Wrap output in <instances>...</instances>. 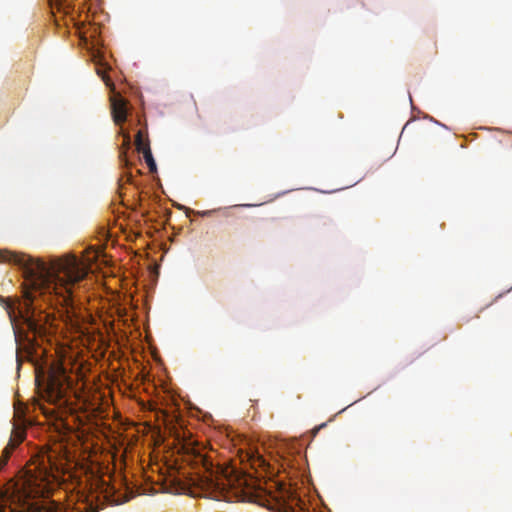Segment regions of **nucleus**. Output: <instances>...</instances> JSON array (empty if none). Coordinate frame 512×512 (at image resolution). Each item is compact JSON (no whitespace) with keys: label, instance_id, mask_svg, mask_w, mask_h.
I'll return each mask as SVG.
<instances>
[{"label":"nucleus","instance_id":"obj_3","mask_svg":"<svg viewBox=\"0 0 512 512\" xmlns=\"http://www.w3.org/2000/svg\"><path fill=\"white\" fill-rule=\"evenodd\" d=\"M194 473L189 477L190 495L224 501L252 500L261 488L250 476L236 468L215 465L207 456L198 453L191 457Z\"/></svg>","mask_w":512,"mask_h":512},{"label":"nucleus","instance_id":"obj_1","mask_svg":"<svg viewBox=\"0 0 512 512\" xmlns=\"http://www.w3.org/2000/svg\"><path fill=\"white\" fill-rule=\"evenodd\" d=\"M27 473L3 495L0 512H98L106 492L104 466L65 452L59 463Z\"/></svg>","mask_w":512,"mask_h":512},{"label":"nucleus","instance_id":"obj_5","mask_svg":"<svg viewBox=\"0 0 512 512\" xmlns=\"http://www.w3.org/2000/svg\"><path fill=\"white\" fill-rule=\"evenodd\" d=\"M110 66L103 60L96 63L97 74L102 78L110 92V105L113 121L120 126L119 134L123 137V146L129 149L131 146V136L124 129L123 124L127 121L132 112V106L129 101L116 90L115 84L109 76Z\"/></svg>","mask_w":512,"mask_h":512},{"label":"nucleus","instance_id":"obj_12","mask_svg":"<svg viewBox=\"0 0 512 512\" xmlns=\"http://www.w3.org/2000/svg\"><path fill=\"white\" fill-rule=\"evenodd\" d=\"M26 320L29 322V326L32 327L33 324L31 323V320L28 318Z\"/></svg>","mask_w":512,"mask_h":512},{"label":"nucleus","instance_id":"obj_4","mask_svg":"<svg viewBox=\"0 0 512 512\" xmlns=\"http://www.w3.org/2000/svg\"><path fill=\"white\" fill-rule=\"evenodd\" d=\"M46 401L70 413H93L98 400L91 396L80 373L70 363L61 362L51 367L45 383Z\"/></svg>","mask_w":512,"mask_h":512},{"label":"nucleus","instance_id":"obj_6","mask_svg":"<svg viewBox=\"0 0 512 512\" xmlns=\"http://www.w3.org/2000/svg\"><path fill=\"white\" fill-rule=\"evenodd\" d=\"M135 144H136L137 149L143 153L145 162H146L150 172H152V173L156 172V170H157L156 162L153 158V155H152V152H151L148 142H144V140H143L142 131L137 132Z\"/></svg>","mask_w":512,"mask_h":512},{"label":"nucleus","instance_id":"obj_2","mask_svg":"<svg viewBox=\"0 0 512 512\" xmlns=\"http://www.w3.org/2000/svg\"><path fill=\"white\" fill-rule=\"evenodd\" d=\"M0 262H8L25 269L31 277V288L26 292L27 309H37L34 302L41 298L51 306L68 305L74 289L84 279L86 272L80 261L74 257L53 265L35 260L26 254L0 249Z\"/></svg>","mask_w":512,"mask_h":512},{"label":"nucleus","instance_id":"obj_11","mask_svg":"<svg viewBox=\"0 0 512 512\" xmlns=\"http://www.w3.org/2000/svg\"><path fill=\"white\" fill-rule=\"evenodd\" d=\"M124 156H125V152H124V151H121V152H120V157H121L122 161H124V159H123V158H124Z\"/></svg>","mask_w":512,"mask_h":512},{"label":"nucleus","instance_id":"obj_9","mask_svg":"<svg viewBox=\"0 0 512 512\" xmlns=\"http://www.w3.org/2000/svg\"><path fill=\"white\" fill-rule=\"evenodd\" d=\"M212 211H203V212H198V214L202 215V216H206V215H209Z\"/></svg>","mask_w":512,"mask_h":512},{"label":"nucleus","instance_id":"obj_7","mask_svg":"<svg viewBox=\"0 0 512 512\" xmlns=\"http://www.w3.org/2000/svg\"><path fill=\"white\" fill-rule=\"evenodd\" d=\"M10 457V451L8 448H6L4 451H3V455H2V458L0 459V469L6 465L8 459Z\"/></svg>","mask_w":512,"mask_h":512},{"label":"nucleus","instance_id":"obj_8","mask_svg":"<svg viewBox=\"0 0 512 512\" xmlns=\"http://www.w3.org/2000/svg\"><path fill=\"white\" fill-rule=\"evenodd\" d=\"M174 206L179 210H184L186 212V214H189L190 212H192L190 208H187L181 204H175Z\"/></svg>","mask_w":512,"mask_h":512},{"label":"nucleus","instance_id":"obj_10","mask_svg":"<svg viewBox=\"0 0 512 512\" xmlns=\"http://www.w3.org/2000/svg\"><path fill=\"white\" fill-rule=\"evenodd\" d=\"M240 207H254L256 206L255 204H241L239 205Z\"/></svg>","mask_w":512,"mask_h":512}]
</instances>
